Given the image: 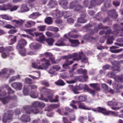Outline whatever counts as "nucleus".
Listing matches in <instances>:
<instances>
[{
    "label": "nucleus",
    "mask_w": 123,
    "mask_h": 123,
    "mask_svg": "<svg viewBox=\"0 0 123 123\" xmlns=\"http://www.w3.org/2000/svg\"><path fill=\"white\" fill-rule=\"evenodd\" d=\"M5 87L7 89L8 91L7 94L5 92L0 94V100L4 104L8 103L9 101L12 99L13 98L9 96H7L10 93H13L14 92L13 90H12L11 88L8 87L7 85H5Z\"/></svg>",
    "instance_id": "nucleus-2"
},
{
    "label": "nucleus",
    "mask_w": 123,
    "mask_h": 123,
    "mask_svg": "<svg viewBox=\"0 0 123 123\" xmlns=\"http://www.w3.org/2000/svg\"><path fill=\"white\" fill-rule=\"evenodd\" d=\"M86 99V97L85 96H81L79 97V99L80 101H83L85 100Z\"/></svg>",
    "instance_id": "nucleus-47"
},
{
    "label": "nucleus",
    "mask_w": 123,
    "mask_h": 123,
    "mask_svg": "<svg viewBox=\"0 0 123 123\" xmlns=\"http://www.w3.org/2000/svg\"><path fill=\"white\" fill-rule=\"evenodd\" d=\"M29 46L31 49H37L39 48L40 45L39 44L34 42L31 43L30 44Z\"/></svg>",
    "instance_id": "nucleus-20"
},
{
    "label": "nucleus",
    "mask_w": 123,
    "mask_h": 123,
    "mask_svg": "<svg viewBox=\"0 0 123 123\" xmlns=\"http://www.w3.org/2000/svg\"><path fill=\"white\" fill-rule=\"evenodd\" d=\"M25 82L27 84H31L32 83V80L29 78H25Z\"/></svg>",
    "instance_id": "nucleus-50"
},
{
    "label": "nucleus",
    "mask_w": 123,
    "mask_h": 123,
    "mask_svg": "<svg viewBox=\"0 0 123 123\" xmlns=\"http://www.w3.org/2000/svg\"><path fill=\"white\" fill-rule=\"evenodd\" d=\"M35 24V23L34 22L32 21H29L26 22L25 25L26 27L29 28L34 25Z\"/></svg>",
    "instance_id": "nucleus-17"
},
{
    "label": "nucleus",
    "mask_w": 123,
    "mask_h": 123,
    "mask_svg": "<svg viewBox=\"0 0 123 123\" xmlns=\"http://www.w3.org/2000/svg\"><path fill=\"white\" fill-rule=\"evenodd\" d=\"M69 37L70 38H76L78 36L77 35H73L72 34V32H69L68 33Z\"/></svg>",
    "instance_id": "nucleus-48"
},
{
    "label": "nucleus",
    "mask_w": 123,
    "mask_h": 123,
    "mask_svg": "<svg viewBox=\"0 0 123 123\" xmlns=\"http://www.w3.org/2000/svg\"><path fill=\"white\" fill-rule=\"evenodd\" d=\"M38 64L36 62V63H33L32 64V65L33 68L39 69V68L40 67V65H39L38 64Z\"/></svg>",
    "instance_id": "nucleus-45"
},
{
    "label": "nucleus",
    "mask_w": 123,
    "mask_h": 123,
    "mask_svg": "<svg viewBox=\"0 0 123 123\" xmlns=\"http://www.w3.org/2000/svg\"><path fill=\"white\" fill-rule=\"evenodd\" d=\"M29 91V89L28 88L24 87L23 90L24 94L25 95H27Z\"/></svg>",
    "instance_id": "nucleus-49"
},
{
    "label": "nucleus",
    "mask_w": 123,
    "mask_h": 123,
    "mask_svg": "<svg viewBox=\"0 0 123 123\" xmlns=\"http://www.w3.org/2000/svg\"><path fill=\"white\" fill-rule=\"evenodd\" d=\"M55 45L58 46H67L65 44L63 41L59 40L57 43L55 44Z\"/></svg>",
    "instance_id": "nucleus-38"
},
{
    "label": "nucleus",
    "mask_w": 123,
    "mask_h": 123,
    "mask_svg": "<svg viewBox=\"0 0 123 123\" xmlns=\"http://www.w3.org/2000/svg\"><path fill=\"white\" fill-rule=\"evenodd\" d=\"M100 28V27H98V28H95L94 29V32L92 31V30L90 29H88L87 30V32L88 33H89L91 34H93L94 32H97L98 30Z\"/></svg>",
    "instance_id": "nucleus-31"
},
{
    "label": "nucleus",
    "mask_w": 123,
    "mask_h": 123,
    "mask_svg": "<svg viewBox=\"0 0 123 123\" xmlns=\"http://www.w3.org/2000/svg\"><path fill=\"white\" fill-rule=\"evenodd\" d=\"M19 7V6H14L10 9L11 11H13L16 10Z\"/></svg>",
    "instance_id": "nucleus-61"
},
{
    "label": "nucleus",
    "mask_w": 123,
    "mask_h": 123,
    "mask_svg": "<svg viewBox=\"0 0 123 123\" xmlns=\"http://www.w3.org/2000/svg\"><path fill=\"white\" fill-rule=\"evenodd\" d=\"M40 15L37 12H34L29 16V18L32 19H34Z\"/></svg>",
    "instance_id": "nucleus-25"
},
{
    "label": "nucleus",
    "mask_w": 123,
    "mask_h": 123,
    "mask_svg": "<svg viewBox=\"0 0 123 123\" xmlns=\"http://www.w3.org/2000/svg\"><path fill=\"white\" fill-rule=\"evenodd\" d=\"M13 113V112L12 111H9L8 113H5L4 116L2 119L3 123H6L9 120H10L12 118V115Z\"/></svg>",
    "instance_id": "nucleus-9"
},
{
    "label": "nucleus",
    "mask_w": 123,
    "mask_h": 123,
    "mask_svg": "<svg viewBox=\"0 0 123 123\" xmlns=\"http://www.w3.org/2000/svg\"><path fill=\"white\" fill-rule=\"evenodd\" d=\"M54 40L52 38L47 39L46 41L49 45L52 46L54 42Z\"/></svg>",
    "instance_id": "nucleus-40"
},
{
    "label": "nucleus",
    "mask_w": 123,
    "mask_h": 123,
    "mask_svg": "<svg viewBox=\"0 0 123 123\" xmlns=\"http://www.w3.org/2000/svg\"><path fill=\"white\" fill-rule=\"evenodd\" d=\"M50 28L51 31L54 32L58 31L59 30L56 27H51Z\"/></svg>",
    "instance_id": "nucleus-60"
},
{
    "label": "nucleus",
    "mask_w": 123,
    "mask_h": 123,
    "mask_svg": "<svg viewBox=\"0 0 123 123\" xmlns=\"http://www.w3.org/2000/svg\"><path fill=\"white\" fill-rule=\"evenodd\" d=\"M78 108L80 109L83 110H91L90 108L87 107L85 104L82 103H80L79 104Z\"/></svg>",
    "instance_id": "nucleus-22"
},
{
    "label": "nucleus",
    "mask_w": 123,
    "mask_h": 123,
    "mask_svg": "<svg viewBox=\"0 0 123 123\" xmlns=\"http://www.w3.org/2000/svg\"><path fill=\"white\" fill-rule=\"evenodd\" d=\"M31 97L32 98H36L38 96V93L37 92H32L30 94Z\"/></svg>",
    "instance_id": "nucleus-34"
},
{
    "label": "nucleus",
    "mask_w": 123,
    "mask_h": 123,
    "mask_svg": "<svg viewBox=\"0 0 123 123\" xmlns=\"http://www.w3.org/2000/svg\"><path fill=\"white\" fill-rule=\"evenodd\" d=\"M86 70H83L81 68L79 69L78 70V72L80 73H82L84 74H86Z\"/></svg>",
    "instance_id": "nucleus-56"
},
{
    "label": "nucleus",
    "mask_w": 123,
    "mask_h": 123,
    "mask_svg": "<svg viewBox=\"0 0 123 123\" xmlns=\"http://www.w3.org/2000/svg\"><path fill=\"white\" fill-rule=\"evenodd\" d=\"M108 77H110L113 78L115 80L117 81L122 80L123 79V74H122L120 77L117 76L115 77V74L111 72L107 74Z\"/></svg>",
    "instance_id": "nucleus-12"
},
{
    "label": "nucleus",
    "mask_w": 123,
    "mask_h": 123,
    "mask_svg": "<svg viewBox=\"0 0 123 123\" xmlns=\"http://www.w3.org/2000/svg\"><path fill=\"white\" fill-rule=\"evenodd\" d=\"M118 48V47L116 46H113L110 48V51L113 53H118L123 50V49H121L116 50H115L114 49Z\"/></svg>",
    "instance_id": "nucleus-16"
},
{
    "label": "nucleus",
    "mask_w": 123,
    "mask_h": 123,
    "mask_svg": "<svg viewBox=\"0 0 123 123\" xmlns=\"http://www.w3.org/2000/svg\"><path fill=\"white\" fill-rule=\"evenodd\" d=\"M70 120L71 121H74L75 120V116L74 114L71 115L70 117Z\"/></svg>",
    "instance_id": "nucleus-62"
},
{
    "label": "nucleus",
    "mask_w": 123,
    "mask_h": 123,
    "mask_svg": "<svg viewBox=\"0 0 123 123\" xmlns=\"http://www.w3.org/2000/svg\"><path fill=\"white\" fill-rule=\"evenodd\" d=\"M52 68L56 71H57L60 69L61 68L59 66L55 65L53 66Z\"/></svg>",
    "instance_id": "nucleus-46"
},
{
    "label": "nucleus",
    "mask_w": 123,
    "mask_h": 123,
    "mask_svg": "<svg viewBox=\"0 0 123 123\" xmlns=\"http://www.w3.org/2000/svg\"><path fill=\"white\" fill-rule=\"evenodd\" d=\"M39 99L43 101H44L46 102H48V100L46 98H44L43 95L41 94V97L39 98Z\"/></svg>",
    "instance_id": "nucleus-58"
},
{
    "label": "nucleus",
    "mask_w": 123,
    "mask_h": 123,
    "mask_svg": "<svg viewBox=\"0 0 123 123\" xmlns=\"http://www.w3.org/2000/svg\"><path fill=\"white\" fill-rule=\"evenodd\" d=\"M37 62L38 64H40L42 63V65H40L39 69H47L48 68L49 66L50 65V64L49 62V60H46L44 58L41 59L40 61L37 60Z\"/></svg>",
    "instance_id": "nucleus-4"
},
{
    "label": "nucleus",
    "mask_w": 123,
    "mask_h": 123,
    "mask_svg": "<svg viewBox=\"0 0 123 123\" xmlns=\"http://www.w3.org/2000/svg\"><path fill=\"white\" fill-rule=\"evenodd\" d=\"M44 55L46 57L49 58L50 61L52 62L53 64L57 63L60 61L61 59H58V60H55V58L50 53L46 52L44 54Z\"/></svg>",
    "instance_id": "nucleus-8"
},
{
    "label": "nucleus",
    "mask_w": 123,
    "mask_h": 123,
    "mask_svg": "<svg viewBox=\"0 0 123 123\" xmlns=\"http://www.w3.org/2000/svg\"><path fill=\"white\" fill-rule=\"evenodd\" d=\"M20 49L19 52L20 54L22 56H25L26 55V49L24 48H23L22 49Z\"/></svg>",
    "instance_id": "nucleus-29"
},
{
    "label": "nucleus",
    "mask_w": 123,
    "mask_h": 123,
    "mask_svg": "<svg viewBox=\"0 0 123 123\" xmlns=\"http://www.w3.org/2000/svg\"><path fill=\"white\" fill-rule=\"evenodd\" d=\"M114 39V37L111 36L109 37L108 39L107 42L108 44H111L113 43L112 40Z\"/></svg>",
    "instance_id": "nucleus-42"
},
{
    "label": "nucleus",
    "mask_w": 123,
    "mask_h": 123,
    "mask_svg": "<svg viewBox=\"0 0 123 123\" xmlns=\"http://www.w3.org/2000/svg\"><path fill=\"white\" fill-rule=\"evenodd\" d=\"M46 26L45 25L40 26L38 27V28L40 31H43L45 30V28Z\"/></svg>",
    "instance_id": "nucleus-54"
},
{
    "label": "nucleus",
    "mask_w": 123,
    "mask_h": 123,
    "mask_svg": "<svg viewBox=\"0 0 123 123\" xmlns=\"http://www.w3.org/2000/svg\"><path fill=\"white\" fill-rule=\"evenodd\" d=\"M54 12L55 13V14H52V16L54 18H59L61 17L63 15V14L61 13L60 11L58 10L54 11Z\"/></svg>",
    "instance_id": "nucleus-15"
},
{
    "label": "nucleus",
    "mask_w": 123,
    "mask_h": 123,
    "mask_svg": "<svg viewBox=\"0 0 123 123\" xmlns=\"http://www.w3.org/2000/svg\"><path fill=\"white\" fill-rule=\"evenodd\" d=\"M16 36H15L13 38L11 39L10 40V43H9V44L12 45L16 42L17 40Z\"/></svg>",
    "instance_id": "nucleus-43"
},
{
    "label": "nucleus",
    "mask_w": 123,
    "mask_h": 123,
    "mask_svg": "<svg viewBox=\"0 0 123 123\" xmlns=\"http://www.w3.org/2000/svg\"><path fill=\"white\" fill-rule=\"evenodd\" d=\"M77 54L78 55L80 54V59H81V62H82L86 63L88 62L87 58L86 57L85 55H83V56L82 53L81 54L80 53H79Z\"/></svg>",
    "instance_id": "nucleus-24"
},
{
    "label": "nucleus",
    "mask_w": 123,
    "mask_h": 123,
    "mask_svg": "<svg viewBox=\"0 0 123 123\" xmlns=\"http://www.w3.org/2000/svg\"><path fill=\"white\" fill-rule=\"evenodd\" d=\"M87 87V86L86 84L83 85L82 84H80L78 86H74L72 85L69 86L70 89L74 92L75 94H77L80 93L79 92L76 91L81 90L83 89L86 88Z\"/></svg>",
    "instance_id": "nucleus-6"
},
{
    "label": "nucleus",
    "mask_w": 123,
    "mask_h": 123,
    "mask_svg": "<svg viewBox=\"0 0 123 123\" xmlns=\"http://www.w3.org/2000/svg\"><path fill=\"white\" fill-rule=\"evenodd\" d=\"M108 14L110 16L113 17V18H116L117 17L118 15L117 12H116L115 10L110 11Z\"/></svg>",
    "instance_id": "nucleus-21"
},
{
    "label": "nucleus",
    "mask_w": 123,
    "mask_h": 123,
    "mask_svg": "<svg viewBox=\"0 0 123 123\" xmlns=\"http://www.w3.org/2000/svg\"><path fill=\"white\" fill-rule=\"evenodd\" d=\"M97 111L99 112L102 113L105 115H108L111 114L115 116L116 114L115 112L111 111H107L104 108L99 107L97 108Z\"/></svg>",
    "instance_id": "nucleus-7"
},
{
    "label": "nucleus",
    "mask_w": 123,
    "mask_h": 123,
    "mask_svg": "<svg viewBox=\"0 0 123 123\" xmlns=\"http://www.w3.org/2000/svg\"><path fill=\"white\" fill-rule=\"evenodd\" d=\"M25 21V20H23L21 19H19L18 20H14L12 21L15 26L16 27H19L22 25Z\"/></svg>",
    "instance_id": "nucleus-11"
},
{
    "label": "nucleus",
    "mask_w": 123,
    "mask_h": 123,
    "mask_svg": "<svg viewBox=\"0 0 123 123\" xmlns=\"http://www.w3.org/2000/svg\"><path fill=\"white\" fill-rule=\"evenodd\" d=\"M78 22L80 23H83L86 22V21L82 18H79L77 19Z\"/></svg>",
    "instance_id": "nucleus-41"
},
{
    "label": "nucleus",
    "mask_w": 123,
    "mask_h": 123,
    "mask_svg": "<svg viewBox=\"0 0 123 123\" xmlns=\"http://www.w3.org/2000/svg\"><path fill=\"white\" fill-rule=\"evenodd\" d=\"M14 72V71L12 69L4 68L0 72V76H2L5 79H7L9 77L10 74L13 73Z\"/></svg>",
    "instance_id": "nucleus-5"
},
{
    "label": "nucleus",
    "mask_w": 123,
    "mask_h": 123,
    "mask_svg": "<svg viewBox=\"0 0 123 123\" xmlns=\"http://www.w3.org/2000/svg\"><path fill=\"white\" fill-rule=\"evenodd\" d=\"M40 91L42 92L44 95H47L51 94L52 91L49 89L43 87L40 89Z\"/></svg>",
    "instance_id": "nucleus-14"
},
{
    "label": "nucleus",
    "mask_w": 123,
    "mask_h": 123,
    "mask_svg": "<svg viewBox=\"0 0 123 123\" xmlns=\"http://www.w3.org/2000/svg\"><path fill=\"white\" fill-rule=\"evenodd\" d=\"M48 73L50 74L53 75H55L57 74L52 69H50L48 71Z\"/></svg>",
    "instance_id": "nucleus-52"
},
{
    "label": "nucleus",
    "mask_w": 123,
    "mask_h": 123,
    "mask_svg": "<svg viewBox=\"0 0 123 123\" xmlns=\"http://www.w3.org/2000/svg\"><path fill=\"white\" fill-rule=\"evenodd\" d=\"M55 84L57 85L63 86L65 85V83L62 80H60L55 82Z\"/></svg>",
    "instance_id": "nucleus-39"
},
{
    "label": "nucleus",
    "mask_w": 123,
    "mask_h": 123,
    "mask_svg": "<svg viewBox=\"0 0 123 123\" xmlns=\"http://www.w3.org/2000/svg\"><path fill=\"white\" fill-rule=\"evenodd\" d=\"M20 78V76L19 75L17 76H14L11 77L9 80V82L10 83L11 82L17 79H19Z\"/></svg>",
    "instance_id": "nucleus-36"
},
{
    "label": "nucleus",
    "mask_w": 123,
    "mask_h": 123,
    "mask_svg": "<svg viewBox=\"0 0 123 123\" xmlns=\"http://www.w3.org/2000/svg\"><path fill=\"white\" fill-rule=\"evenodd\" d=\"M45 39L44 36L42 33L39 37V38H37L36 40L39 42H41Z\"/></svg>",
    "instance_id": "nucleus-33"
},
{
    "label": "nucleus",
    "mask_w": 123,
    "mask_h": 123,
    "mask_svg": "<svg viewBox=\"0 0 123 123\" xmlns=\"http://www.w3.org/2000/svg\"><path fill=\"white\" fill-rule=\"evenodd\" d=\"M13 48L11 46H9L8 47H6L5 49V51H6V52H10L13 50Z\"/></svg>",
    "instance_id": "nucleus-44"
},
{
    "label": "nucleus",
    "mask_w": 123,
    "mask_h": 123,
    "mask_svg": "<svg viewBox=\"0 0 123 123\" xmlns=\"http://www.w3.org/2000/svg\"><path fill=\"white\" fill-rule=\"evenodd\" d=\"M34 74L35 76L31 75H29V76L32 79L34 80L38 79L40 76V73L39 71L35 72Z\"/></svg>",
    "instance_id": "nucleus-19"
},
{
    "label": "nucleus",
    "mask_w": 123,
    "mask_h": 123,
    "mask_svg": "<svg viewBox=\"0 0 123 123\" xmlns=\"http://www.w3.org/2000/svg\"><path fill=\"white\" fill-rule=\"evenodd\" d=\"M27 43V42L25 40L21 39L18 41L16 48L17 49H22L24 48V47L25 46Z\"/></svg>",
    "instance_id": "nucleus-10"
},
{
    "label": "nucleus",
    "mask_w": 123,
    "mask_h": 123,
    "mask_svg": "<svg viewBox=\"0 0 123 123\" xmlns=\"http://www.w3.org/2000/svg\"><path fill=\"white\" fill-rule=\"evenodd\" d=\"M53 94H51L49 95H48L47 96L49 100L50 101L52 102L51 100H53Z\"/></svg>",
    "instance_id": "nucleus-63"
},
{
    "label": "nucleus",
    "mask_w": 123,
    "mask_h": 123,
    "mask_svg": "<svg viewBox=\"0 0 123 123\" xmlns=\"http://www.w3.org/2000/svg\"><path fill=\"white\" fill-rule=\"evenodd\" d=\"M90 85L91 87L93 88L96 90H98L100 89V88L98 85L96 84L93 83L91 84H89Z\"/></svg>",
    "instance_id": "nucleus-28"
},
{
    "label": "nucleus",
    "mask_w": 123,
    "mask_h": 123,
    "mask_svg": "<svg viewBox=\"0 0 123 123\" xmlns=\"http://www.w3.org/2000/svg\"><path fill=\"white\" fill-rule=\"evenodd\" d=\"M80 55L75 53L69 55L64 56L66 60L62 66L63 68H66L68 66L71 65L75 60L78 61L80 58Z\"/></svg>",
    "instance_id": "nucleus-1"
},
{
    "label": "nucleus",
    "mask_w": 123,
    "mask_h": 123,
    "mask_svg": "<svg viewBox=\"0 0 123 123\" xmlns=\"http://www.w3.org/2000/svg\"><path fill=\"white\" fill-rule=\"evenodd\" d=\"M36 29H30L27 30H25L24 31L26 32L27 33L30 34L31 35L33 36H34V34L31 33V32L34 31H35Z\"/></svg>",
    "instance_id": "nucleus-27"
},
{
    "label": "nucleus",
    "mask_w": 123,
    "mask_h": 123,
    "mask_svg": "<svg viewBox=\"0 0 123 123\" xmlns=\"http://www.w3.org/2000/svg\"><path fill=\"white\" fill-rule=\"evenodd\" d=\"M50 0V1L49 2L48 4V6H50L51 5H52V4L55 5H56L57 4V3L56 2L54 1H53V2L52 0Z\"/></svg>",
    "instance_id": "nucleus-53"
},
{
    "label": "nucleus",
    "mask_w": 123,
    "mask_h": 123,
    "mask_svg": "<svg viewBox=\"0 0 123 123\" xmlns=\"http://www.w3.org/2000/svg\"><path fill=\"white\" fill-rule=\"evenodd\" d=\"M63 121L64 123H72L69 121L67 118L64 117H63Z\"/></svg>",
    "instance_id": "nucleus-64"
},
{
    "label": "nucleus",
    "mask_w": 123,
    "mask_h": 123,
    "mask_svg": "<svg viewBox=\"0 0 123 123\" xmlns=\"http://www.w3.org/2000/svg\"><path fill=\"white\" fill-rule=\"evenodd\" d=\"M6 8V10L8 9H11L12 7V6L11 3H8L7 5H5Z\"/></svg>",
    "instance_id": "nucleus-51"
},
{
    "label": "nucleus",
    "mask_w": 123,
    "mask_h": 123,
    "mask_svg": "<svg viewBox=\"0 0 123 123\" xmlns=\"http://www.w3.org/2000/svg\"><path fill=\"white\" fill-rule=\"evenodd\" d=\"M100 0H92L90 2V6L88 7L89 8H92V7L95 6V4L96 1L98 2L100 1Z\"/></svg>",
    "instance_id": "nucleus-37"
},
{
    "label": "nucleus",
    "mask_w": 123,
    "mask_h": 123,
    "mask_svg": "<svg viewBox=\"0 0 123 123\" xmlns=\"http://www.w3.org/2000/svg\"><path fill=\"white\" fill-rule=\"evenodd\" d=\"M104 6L105 7H110V1L108 0H107L104 4Z\"/></svg>",
    "instance_id": "nucleus-57"
},
{
    "label": "nucleus",
    "mask_w": 123,
    "mask_h": 123,
    "mask_svg": "<svg viewBox=\"0 0 123 123\" xmlns=\"http://www.w3.org/2000/svg\"><path fill=\"white\" fill-rule=\"evenodd\" d=\"M45 22L46 23L49 25L52 24V23L51 18L50 17H48L45 19Z\"/></svg>",
    "instance_id": "nucleus-30"
},
{
    "label": "nucleus",
    "mask_w": 123,
    "mask_h": 123,
    "mask_svg": "<svg viewBox=\"0 0 123 123\" xmlns=\"http://www.w3.org/2000/svg\"><path fill=\"white\" fill-rule=\"evenodd\" d=\"M87 91L88 92L91 94L93 96L95 95V92L94 91L89 88L87 89Z\"/></svg>",
    "instance_id": "nucleus-55"
},
{
    "label": "nucleus",
    "mask_w": 123,
    "mask_h": 123,
    "mask_svg": "<svg viewBox=\"0 0 123 123\" xmlns=\"http://www.w3.org/2000/svg\"><path fill=\"white\" fill-rule=\"evenodd\" d=\"M69 41L72 44H74L73 46H75L79 44V41L77 40H72L70 39H68Z\"/></svg>",
    "instance_id": "nucleus-26"
},
{
    "label": "nucleus",
    "mask_w": 123,
    "mask_h": 123,
    "mask_svg": "<svg viewBox=\"0 0 123 123\" xmlns=\"http://www.w3.org/2000/svg\"><path fill=\"white\" fill-rule=\"evenodd\" d=\"M0 17L2 18L7 20H11L12 18L10 17H8L6 15H0Z\"/></svg>",
    "instance_id": "nucleus-35"
},
{
    "label": "nucleus",
    "mask_w": 123,
    "mask_h": 123,
    "mask_svg": "<svg viewBox=\"0 0 123 123\" xmlns=\"http://www.w3.org/2000/svg\"><path fill=\"white\" fill-rule=\"evenodd\" d=\"M82 7H81L80 5L76 6L75 8V10L77 11H80L82 10Z\"/></svg>",
    "instance_id": "nucleus-59"
},
{
    "label": "nucleus",
    "mask_w": 123,
    "mask_h": 123,
    "mask_svg": "<svg viewBox=\"0 0 123 123\" xmlns=\"http://www.w3.org/2000/svg\"><path fill=\"white\" fill-rule=\"evenodd\" d=\"M60 2V4L62 6L64 9L67 8V1L66 0H61Z\"/></svg>",
    "instance_id": "nucleus-23"
},
{
    "label": "nucleus",
    "mask_w": 123,
    "mask_h": 123,
    "mask_svg": "<svg viewBox=\"0 0 123 123\" xmlns=\"http://www.w3.org/2000/svg\"><path fill=\"white\" fill-rule=\"evenodd\" d=\"M20 119L23 121L25 122H29L30 118L29 116L26 114H24L21 117Z\"/></svg>",
    "instance_id": "nucleus-13"
},
{
    "label": "nucleus",
    "mask_w": 123,
    "mask_h": 123,
    "mask_svg": "<svg viewBox=\"0 0 123 123\" xmlns=\"http://www.w3.org/2000/svg\"><path fill=\"white\" fill-rule=\"evenodd\" d=\"M117 103L116 102H113L112 107V109L113 110H116L120 109L121 107H114L117 106Z\"/></svg>",
    "instance_id": "nucleus-32"
},
{
    "label": "nucleus",
    "mask_w": 123,
    "mask_h": 123,
    "mask_svg": "<svg viewBox=\"0 0 123 123\" xmlns=\"http://www.w3.org/2000/svg\"><path fill=\"white\" fill-rule=\"evenodd\" d=\"M20 9L22 12H26L29 10V9L26 4H22L21 6Z\"/></svg>",
    "instance_id": "nucleus-18"
},
{
    "label": "nucleus",
    "mask_w": 123,
    "mask_h": 123,
    "mask_svg": "<svg viewBox=\"0 0 123 123\" xmlns=\"http://www.w3.org/2000/svg\"><path fill=\"white\" fill-rule=\"evenodd\" d=\"M39 102L38 101H35L32 104V106H30L27 105L24 106L23 109L25 111L26 113L30 114L31 113L37 114L39 112L38 109H32V107H36L39 106Z\"/></svg>",
    "instance_id": "nucleus-3"
}]
</instances>
